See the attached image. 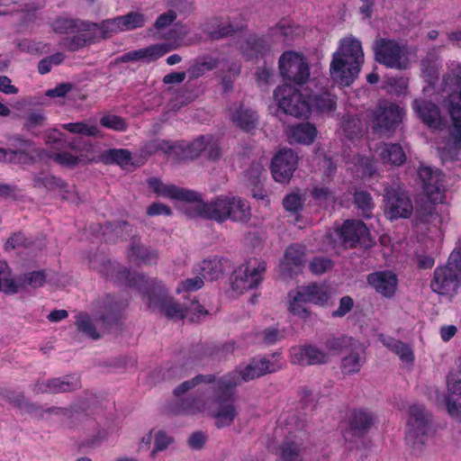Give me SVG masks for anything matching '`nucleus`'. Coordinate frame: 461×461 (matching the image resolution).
Masks as SVG:
<instances>
[{
    "instance_id": "obj_21",
    "label": "nucleus",
    "mask_w": 461,
    "mask_h": 461,
    "mask_svg": "<svg viewBox=\"0 0 461 461\" xmlns=\"http://www.w3.org/2000/svg\"><path fill=\"white\" fill-rule=\"evenodd\" d=\"M149 187L158 196L175 199L182 202L195 201L200 199V193L189 190L176 185H166L158 177L147 179Z\"/></svg>"
},
{
    "instance_id": "obj_13",
    "label": "nucleus",
    "mask_w": 461,
    "mask_h": 461,
    "mask_svg": "<svg viewBox=\"0 0 461 461\" xmlns=\"http://www.w3.org/2000/svg\"><path fill=\"white\" fill-rule=\"evenodd\" d=\"M46 282L44 270L32 271L20 276L16 280L11 277V270L5 261H0V291L5 294H16L20 288L29 285L32 288L41 287Z\"/></svg>"
},
{
    "instance_id": "obj_62",
    "label": "nucleus",
    "mask_w": 461,
    "mask_h": 461,
    "mask_svg": "<svg viewBox=\"0 0 461 461\" xmlns=\"http://www.w3.org/2000/svg\"><path fill=\"white\" fill-rule=\"evenodd\" d=\"M265 172L264 167L258 162H253L246 171V176L252 186L258 187L261 184V176Z\"/></svg>"
},
{
    "instance_id": "obj_50",
    "label": "nucleus",
    "mask_w": 461,
    "mask_h": 461,
    "mask_svg": "<svg viewBox=\"0 0 461 461\" xmlns=\"http://www.w3.org/2000/svg\"><path fill=\"white\" fill-rule=\"evenodd\" d=\"M78 22L77 19L59 17L53 22L52 29L60 34L72 33L81 29Z\"/></svg>"
},
{
    "instance_id": "obj_47",
    "label": "nucleus",
    "mask_w": 461,
    "mask_h": 461,
    "mask_svg": "<svg viewBox=\"0 0 461 461\" xmlns=\"http://www.w3.org/2000/svg\"><path fill=\"white\" fill-rule=\"evenodd\" d=\"M119 19L123 32L141 28L145 25L147 21L146 16L138 12H129L124 15L119 16Z\"/></svg>"
},
{
    "instance_id": "obj_35",
    "label": "nucleus",
    "mask_w": 461,
    "mask_h": 461,
    "mask_svg": "<svg viewBox=\"0 0 461 461\" xmlns=\"http://www.w3.org/2000/svg\"><path fill=\"white\" fill-rule=\"evenodd\" d=\"M130 257H135L140 262L145 265L156 264L158 258L157 249L143 245L140 238L132 237L130 246Z\"/></svg>"
},
{
    "instance_id": "obj_32",
    "label": "nucleus",
    "mask_w": 461,
    "mask_h": 461,
    "mask_svg": "<svg viewBox=\"0 0 461 461\" xmlns=\"http://www.w3.org/2000/svg\"><path fill=\"white\" fill-rule=\"evenodd\" d=\"M375 423V417L372 412L357 409L351 412L348 420V431L357 438L364 437Z\"/></svg>"
},
{
    "instance_id": "obj_53",
    "label": "nucleus",
    "mask_w": 461,
    "mask_h": 461,
    "mask_svg": "<svg viewBox=\"0 0 461 461\" xmlns=\"http://www.w3.org/2000/svg\"><path fill=\"white\" fill-rule=\"evenodd\" d=\"M217 67V61L211 59L209 61H196L187 70L189 80L196 79L203 76L207 71H212Z\"/></svg>"
},
{
    "instance_id": "obj_7",
    "label": "nucleus",
    "mask_w": 461,
    "mask_h": 461,
    "mask_svg": "<svg viewBox=\"0 0 461 461\" xmlns=\"http://www.w3.org/2000/svg\"><path fill=\"white\" fill-rule=\"evenodd\" d=\"M372 49L375 61L386 68L404 70L409 67L405 47L395 40L376 37Z\"/></svg>"
},
{
    "instance_id": "obj_43",
    "label": "nucleus",
    "mask_w": 461,
    "mask_h": 461,
    "mask_svg": "<svg viewBox=\"0 0 461 461\" xmlns=\"http://www.w3.org/2000/svg\"><path fill=\"white\" fill-rule=\"evenodd\" d=\"M310 103L311 108L320 113H331L337 107L336 97L327 91L311 96Z\"/></svg>"
},
{
    "instance_id": "obj_60",
    "label": "nucleus",
    "mask_w": 461,
    "mask_h": 461,
    "mask_svg": "<svg viewBox=\"0 0 461 461\" xmlns=\"http://www.w3.org/2000/svg\"><path fill=\"white\" fill-rule=\"evenodd\" d=\"M304 200L298 194H290L285 196L283 200L284 208L291 212L297 213L302 211Z\"/></svg>"
},
{
    "instance_id": "obj_40",
    "label": "nucleus",
    "mask_w": 461,
    "mask_h": 461,
    "mask_svg": "<svg viewBox=\"0 0 461 461\" xmlns=\"http://www.w3.org/2000/svg\"><path fill=\"white\" fill-rule=\"evenodd\" d=\"M83 24L85 25L84 29L86 30L99 29L101 38L104 40L111 38L113 34H117L123 32L119 16L103 20L99 23H92Z\"/></svg>"
},
{
    "instance_id": "obj_20",
    "label": "nucleus",
    "mask_w": 461,
    "mask_h": 461,
    "mask_svg": "<svg viewBox=\"0 0 461 461\" xmlns=\"http://www.w3.org/2000/svg\"><path fill=\"white\" fill-rule=\"evenodd\" d=\"M266 267L267 264L264 261H255V265L252 264V261H249L241 266L235 272L232 282L233 288L240 291L256 288L263 279L262 275L266 271Z\"/></svg>"
},
{
    "instance_id": "obj_27",
    "label": "nucleus",
    "mask_w": 461,
    "mask_h": 461,
    "mask_svg": "<svg viewBox=\"0 0 461 461\" xmlns=\"http://www.w3.org/2000/svg\"><path fill=\"white\" fill-rule=\"evenodd\" d=\"M444 91L448 92L444 103L461 104V63L451 62L443 76Z\"/></svg>"
},
{
    "instance_id": "obj_26",
    "label": "nucleus",
    "mask_w": 461,
    "mask_h": 461,
    "mask_svg": "<svg viewBox=\"0 0 461 461\" xmlns=\"http://www.w3.org/2000/svg\"><path fill=\"white\" fill-rule=\"evenodd\" d=\"M366 281L378 294L386 298L393 297L398 286L397 276L390 270L371 273L367 276Z\"/></svg>"
},
{
    "instance_id": "obj_22",
    "label": "nucleus",
    "mask_w": 461,
    "mask_h": 461,
    "mask_svg": "<svg viewBox=\"0 0 461 461\" xmlns=\"http://www.w3.org/2000/svg\"><path fill=\"white\" fill-rule=\"evenodd\" d=\"M113 273L114 282L136 288L143 297L149 293V289L156 285V278H148L143 274L131 273L127 267L116 265Z\"/></svg>"
},
{
    "instance_id": "obj_55",
    "label": "nucleus",
    "mask_w": 461,
    "mask_h": 461,
    "mask_svg": "<svg viewBox=\"0 0 461 461\" xmlns=\"http://www.w3.org/2000/svg\"><path fill=\"white\" fill-rule=\"evenodd\" d=\"M115 266L116 265L113 264L110 259L105 257L91 260V267L98 271L102 276L110 279L113 278V269H115Z\"/></svg>"
},
{
    "instance_id": "obj_52",
    "label": "nucleus",
    "mask_w": 461,
    "mask_h": 461,
    "mask_svg": "<svg viewBox=\"0 0 461 461\" xmlns=\"http://www.w3.org/2000/svg\"><path fill=\"white\" fill-rule=\"evenodd\" d=\"M333 267L334 262L330 258L323 256L314 257L309 263L310 271L316 276L323 275L331 270Z\"/></svg>"
},
{
    "instance_id": "obj_45",
    "label": "nucleus",
    "mask_w": 461,
    "mask_h": 461,
    "mask_svg": "<svg viewBox=\"0 0 461 461\" xmlns=\"http://www.w3.org/2000/svg\"><path fill=\"white\" fill-rule=\"evenodd\" d=\"M278 450L281 461H303L301 445L293 440L285 439Z\"/></svg>"
},
{
    "instance_id": "obj_49",
    "label": "nucleus",
    "mask_w": 461,
    "mask_h": 461,
    "mask_svg": "<svg viewBox=\"0 0 461 461\" xmlns=\"http://www.w3.org/2000/svg\"><path fill=\"white\" fill-rule=\"evenodd\" d=\"M200 271L202 277L210 281L217 279L221 275V265L216 258L203 260L201 264Z\"/></svg>"
},
{
    "instance_id": "obj_46",
    "label": "nucleus",
    "mask_w": 461,
    "mask_h": 461,
    "mask_svg": "<svg viewBox=\"0 0 461 461\" xmlns=\"http://www.w3.org/2000/svg\"><path fill=\"white\" fill-rule=\"evenodd\" d=\"M216 380L217 379L215 375H197L194 378L185 381L178 386H176L174 389L173 393L176 397H181L182 395H184L185 393H187L199 384H212L215 383Z\"/></svg>"
},
{
    "instance_id": "obj_64",
    "label": "nucleus",
    "mask_w": 461,
    "mask_h": 461,
    "mask_svg": "<svg viewBox=\"0 0 461 461\" xmlns=\"http://www.w3.org/2000/svg\"><path fill=\"white\" fill-rule=\"evenodd\" d=\"M89 42V40L85 34H77L71 38H66L63 40V46L69 51L74 52L86 47Z\"/></svg>"
},
{
    "instance_id": "obj_44",
    "label": "nucleus",
    "mask_w": 461,
    "mask_h": 461,
    "mask_svg": "<svg viewBox=\"0 0 461 461\" xmlns=\"http://www.w3.org/2000/svg\"><path fill=\"white\" fill-rule=\"evenodd\" d=\"M353 203L360 211V215L366 219L373 217L375 203L372 195L367 191H356L353 194Z\"/></svg>"
},
{
    "instance_id": "obj_1",
    "label": "nucleus",
    "mask_w": 461,
    "mask_h": 461,
    "mask_svg": "<svg viewBox=\"0 0 461 461\" xmlns=\"http://www.w3.org/2000/svg\"><path fill=\"white\" fill-rule=\"evenodd\" d=\"M185 213L189 217H201L203 219L223 223L228 220L241 224H247L251 219V209L249 203L243 198L230 194H221L210 202L200 199L189 201Z\"/></svg>"
},
{
    "instance_id": "obj_8",
    "label": "nucleus",
    "mask_w": 461,
    "mask_h": 461,
    "mask_svg": "<svg viewBox=\"0 0 461 461\" xmlns=\"http://www.w3.org/2000/svg\"><path fill=\"white\" fill-rule=\"evenodd\" d=\"M278 107L285 113L296 118L306 117L311 113L310 96L303 95L290 84H284L274 91Z\"/></svg>"
},
{
    "instance_id": "obj_6",
    "label": "nucleus",
    "mask_w": 461,
    "mask_h": 461,
    "mask_svg": "<svg viewBox=\"0 0 461 461\" xmlns=\"http://www.w3.org/2000/svg\"><path fill=\"white\" fill-rule=\"evenodd\" d=\"M236 396L233 387H227L221 379L215 381L212 403L215 406L210 414L215 419V425L221 429L231 425L238 415L235 406Z\"/></svg>"
},
{
    "instance_id": "obj_34",
    "label": "nucleus",
    "mask_w": 461,
    "mask_h": 461,
    "mask_svg": "<svg viewBox=\"0 0 461 461\" xmlns=\"http://www.w3.org/2000/svg\"><path fill=\"white\" fill-rule=\"evenodd\" d=\"M366 362L365 350L361 343L356 345L341 359L340 369L342 374L350 375L357 374Z\"/></svg>"
},
{
    "instance_id": "obj_61",
    "label": "nucleus",
    "mask_w": 461,
    "mask_h": 461,
    "mask_svg": "<svg viewBox=\"0 0 461 461\" xmlns=\"http://www.w3.org/2000/svg\"><path fill=\"white\" fill-rule=\"evenodd\" d=\"M174 442V438L168 436L164 430H159L155 435L154 444L155 447L151 451V457H155L158 451H163L168 447L170 444Z\"/></svg>"
},
{
    "instance_id": "obj_15",
    "label": "nucleus",
    "mask_w": 461,
    "mask_h": 461,
    "mask_svg": "<svg viewBox=\"0 0 461 461\" xmlns=\"http://www.w3.org/2000/svg\"><path fill=\"white\" fill-rule=\"evenodd\" d=\"M384 214L391 221L407 219L413 212L412 202L401 188H387L384 194Z\"/></svg>"
},
{
    "instance_id": "obj_30",
    "label": "nucleus",
    "mask_w": 461,
    "mask_h": 461,
    "mask_svg": "<svg viewBox=\"0 0 461 461\" xmlns=\"http://www.w3.org/2000/svg\"><path fill=\"white\" fill-rule=\"evenodd\" d=\"M306 248L303 245L293 244L285 253L284 260L280 265L284 275L291 276L296 274L305 263Z\"/></svg>"
},
{
    "instance_id": "obj_38",
    "label": "nucleus",
    "mask_w": 461,
    "mask_h": 461,
    "mask_svg": "<svg viewBox=\"0 0 461 461\" xmlns=\"http://www.w3.org/2000/svg\"><path fill=\"white\" fill-rule=\"evenodd\" d=\"M316 135L317 129L310 122H301L290 128V138L297 143L311 144Z\"/></svg>"
},
{
    "instance_id": "obj_54",
    "label": "nucleus",
    "mask_w": 461,
    "mask_h": 461,
    "mask_svg": "<svg viewBox=\"0 0 461 461\" xmlns=\"http://www.w3.org/2000/svg\"><path fill=\"white\" fill-rule=\"evenodd\" d=\"M63 128L71 133L85 136H96L99 133V130L95 125H89L85 122H69L63 124Z\"/></svg>"
},
{
    "instance_id": "obj_36",
    "label": "nucleus",
    "mask_w": 461,
    "mask_h": 461,
    "mask_svg": "<svg viewBox=\"0 0 461 461\" xmlns=\"http://www.w3.org/2000/svg\"><path fill=\"white\" fill-rule=\"evenodd\" d=\"M233 123L240 129L249 131L256 128L258 122V115L256 112L250 108L240 104L230 115Z\"/></svg>"
},
{
    "instance_id": "obj_2",
    "label": "nucleus",
    "mask_w": 461,
    "mask_h": 461,
    "mask_svg": "<svg viewBox=\"0 0 461 461\" xmlns=\"http://www.w3.org/2000/svg\"><path fill=\"white\" fill-rule=\"evenodd\" d=\"M364 62L361 41L352 36L340 41L339 49L333 53L330 73L331 78L343 86H350L360 72Z\"/></svg>"
},
{
    "instance_id": "obj_29",
    "label": "nucleus",
    "mask_w": 461,
    "mask_h": 461,
    "mask_svg": "<svg viewBox=\"0 0 461 461\" xmlns=\"http://www.w3.org/2000/svg\"><path fill=\"white\" fill-rule=\"evenodd\" d=\"M33 186L44 187L47 190H59L62 193V198L66 200L77 199L74 186H69L64 180L53 176L43 173L35 174L33 176Z\"/></svg>"
},
{
    "instance_id": "obj_12",
    "label": "nucleus",
    "mask_w": 461,
    "mask_h": 461,
    "mask_svg": "<svg viewBox=\"0 0 461 461\" xmlns=\"http://www.w3.org/2000/svg\"><path fill=\"white\" fill-rule=\"evenodd\" d=\"M410 418L407 422L405 439L412 447L425 443L428 429L431 422V414L420 403H413L409 408Z\"/></svg>"
},
{
    "instance_id": "obj_3",
    "label": "nucleus",
    "mask_w": 461,
    "mask_h": 461,
    "mask_svg": "<svg viewBox=\"0 0 461 461\" xmlns=\"http://www.w3.org/2000/svg\"><path fill=\"white\" fill-rule=\"evenodd\" d=\"M127 305L128 303L126 301H118L112 296H107L104 302V312L99 318L95 319V323L86 313H81L77 316L75 321L77 330L96 340L119 323L122 312Z\"/></svg>"
},
{
    "instance_id": "obj_19",
    "label": "nucleus",
    "mask_w": 461,
    "mask_h": 461,
    "mask_svg": "<svg viewBox=\"0 0 461 461\" xmlns=\"http://www.w3.org/2000/svg\"><path fill=\"white\" fill-rule=\"evenodd\" d=\"M418 174L428 199L434 203H442L445 192L443 173L438 169L421 166Z\"/></svg>"
},
{
    "instance_id": "obj_31",
    "label": "nucleus",
    "mask_w": 461,
    "mask_h": 461,
    "mask_svg": "<svg viewBox=\"0 0 461 461\" xmlns=\"http://www.w3.org/2000/svg\"><path fill=\"white\" fill-rule=\"evenodd\" d=\"M422 76L429 84H434L439 77L441 56L439 49L434 47L429 50L420 60Z\"/></svg>"
},
{
    "instance_id": "obj_63",
    "label": "nucleus",
    "mask_w": 461,
    "mask_h": 461,
    "mask_svg": "<svg viewBox=\"0 0 461 461\" xmlns=\"http://www.w3.org/2000/svg\"><path fill=\"white\" fill-rule=\"evenodd\" d=\"M436 203L430 200L426 201L417 205L415 210L416 218L421 222H427L430 217L434 214Z\"/></svg>"
},
{
    "instance_id": "obj_28",
    "label": "nucleus",
    "mask_w": 461,
    "mask_h": 461,
    "mask_svg": "<svg viewBox=\"0 0 461 461\" xmlns=\"http://www.w3.org/2000/svg\"><path fill=\"white\" fill-rule=\"evenodd\" d=\"M172 50L169 43H158L149 45L146 48L131 50L124 53L117 61L126 63L130 61L145 60L148 62L154 61Z\"/></svg>"
},
{
    "instance_id": "obj_10",
    "label": "nucleus",
    "mask_w": 461,
    "mask_h": 461,
    "mask_svg": "<svg viewBox=\"0 0 461 461\" xmlns=\"http://www.w3.org/2000/svg\"><path fill=\"white\" fill-rule=\"evenodd\" d=\"M279 369H281V364L279 362H271L264 357L260 360L253 359L247 366L243 367L239 366L231 372L221 376L219 379L223 381L227 387L236 389L240 382H249L267 374L276 372Z\"/></svg>"
},
{
    "instance_id": "obj_42",
    "label": "nucleus",
    "mask_w": 461,
    "mask_h": 461,
    "mask_svg": "<svg viewBox=\"0 0 461 461\" xmlns=\"http://www.w3.org/2000/svg\"><path fill=\"white\" fill-rule=\"evenodd\" d=\"M360 342L346 335L331 336L325 341L327 349L337 354L348 353Z\"/></svg>"
},
{
    "instance_id": "obj_39",
    "label": "nucleus",
    "mask_w": 461,
    "mask_h": 461,
    "mask_svg": "<svg viewBox=\"0 0 461 461\" xmlns=\"http://www.w3.org/2000/svg\"><path fill=\"white\" fill-rule=\"evenodd\" d=\"M452 121L449 136L455 147L461 146V104L444 103Z\"/></svg>"
},
{
    "instance_id": "obj_58",
    "label": "nucleus",
    "mask_w": 461,
    "mask_h": 461,
    "mask_svg": "<svg viewBox=\"0 0 461 461\" xmlns=\"http://www.w3.org/2000/svg\"><path fill=\"white\" fill-rule=\"evenodd\" d=\"M306 291H308V295L313 299L312 300V303L323 305L329 300L328 291L326 287L322 285L312 284L306 286Z\"/></svg>"
},
{
    "instance_id": "obj_51",
    "label": "nucleus",
    "mask_w": 461,
    "mask_h": 461,
    "mask_svg": "<svg viewBox=\"0 0 461 461\" xmlns=\"http://www.w3.org/2000/svg\"><path fill=\"white\" fill-rule=\"evenodd\" d=\"M341 127L348 138L357 136L362 131V122L357 115H345L341 122Z\"/></svg>"
},
{
    "instance_id": "obj_18",
    "label": "nucleus",
    "mask_w": 461,
    "mask_h": 461,
    "mask_svg": "<svg viewBox=\"0 0 461 461\" xmlns=\"http://www.w3.org/2000/svg\"><path fill=\"white\" fill-rule=\"evenodd\" d=\"M461 286V274L444 265L437 267L434 270L433 279L430 283L431 290L442 295H453Z\"/></svg>"
},
{
    "instance_id": "obj_14",
    "label": "nucleus",
    "mask_w": 461,
    "mask_h": 461,
    "mask_svg": "<svg viewBox=\"0 0 461 461\" xmlns=\"http://www.w3.org/2000/svg\"><path fill=\"white\" fill-rule=\"evenodd\" d=\"M336 234L340 243L347 249H353L357 244L368 247L372 243L369 230L360 220H345L336 229Z\"/></svg>"
},
{
    "instance_id": "obj_33",
    "label": "nucleus",
    "mask_w": 461,
    "mask_h": 461,
    "mask_svg": "<svg viewBox=\"0 0 461 461\" xmlns=\"http://www.w3.org/2000/svg\"><path fill=\"white\" fill-rule=\"evenodd\" d=\"M206 136L201 135L191 142L180 140L176 142V160H194L206 149Z\"/></svg>"
},
{
    "instance_id": "obj_59",
    "label": "nucleus",
    "mask_w": 461,
    "mask_h": 461,
    "mask_svg": "<svg viewBox=\"0 0 461 461\" xmlns=\"http://www.w3.org/2000/svg\"><path fill=\"white\" fill-rule=\"evenodd\" d=\"M100 123L105 128L119 131H125L127 128V123L124 119L114 114L104 115L100 120Z\"/></svg>"
},
{
    "instance_id": "obj_9",
    "label": "nucleus",
    "mask_w": 461,
    "mask_h": 461,
    "mask_svg": "<svg viewBox=\"0 0 461 461\" xmlns=\"http://www.w3.org/2000/svg\"><path fill=\"white\" fill-rule=\"evenodd\" d=\"M7 143V148H0V161L3 162L32 165L35 163L34 154L40 155L41 152L32 140L20 134L8 136Z\"/></svg>"
},
{
    "instance_id": "obj_37",
    "label": "nucleus",
    "mask_w": 461,
    "mask_h": 461,
    "mask_svg": "<svg viewBox=\"0 0 461 461\" xmlns=\"http://www.w3.org/2000/svg\"><path fill=\"white\" fill-rule=\"evenodd\" d=\"M380 158L384 164L399 167L406 161V154L398 143H384L381 146Z\"/></svg>"
},
{
    "instance_id": "obj_24",
    "label": "nucleus",
    "mask_w": 461,
    "mask_h": 461,
    "mask_svg": "<svg viewBox=\"0 0 461 461\" xmlns=\"http://www.w3.org/2000/svg\"><path fill=\"white\" fill-rule=\"evenodd\" d=\"M5 396L20 409L25 411L28 413L33 414L38 418H42L44 413L63 416L70 415V411L67 408L52 406L48 409H43L36 403L30 402L23 393H16L13 391H6Z\"/></svg>"
},
{
    "instance_id": "obj_5",
    "label": "nucleus",
    "mask_w": 461,
    "mask_h": 461,
    "mask_svg": "<svg viewBox=\"0 0 461 461\" xmlns=\"http://www.w3.org/2000/svg\"><path fill=\"white\" fill-rule=\"evenodd\" d=\"M403 110L396 104L382 101L367 113V122L375 134L391 136L402 120Z\"/></svg>"
},
{
    "instance_id": "obj_4",
    "label": "nucleus",
    "mask_w": 461,
    "mask_h": 461,
    "mask_svg": "<svg viewBox=\"0 0 461 461\" xmlns=\"http://www.w3.org/2000/svg\"><path fill=\"white\" fill-rule=\"evenodd\" d=\"M149 300V307L155 308L167 319L179 321L186 317L188 312H197L206 314L207 311L195 300L190 305L180 304L169 297L160 282L156 279V285L149 289L145 296Z\"/></svg>"
},
{
    "instance_id": "obj_48",
    "label": "nucleus",
    "mask_w": 461,
    "mask_h": 461,
    "mask_svg": "<svg viewBox=\"0 0 461 461\" xmlns=\"http://www.w3.org/2000/svg\"><path fill=\"white\" fill-rule=\"evenodd\" d=\"M180 409L186 413L195 414L204 411L206 409V401L202 395H195L182 400Z\"/></svg>"
},
{
    "instance_id": "obj_23",
    "label": "nucleus",
    "mask_w": 461,
    "mask_h": 461,
    "mask_svg": "<svg viewBox=\"0 0 461 461\" xmlns=\"http://www.w3.org/2000/svg\"><path fill=\"white\" fill-rule=\"evenodd\" d=\"M290 357L293 364L299 366L322 365L329 359L323 350L311 344L293 347Z\"/></svg>"
},
{
    "instance_id": "obj_25",
    "label": "nucleus",
    "mask_w": 461,
    "mask_h": 461,
    "mask_svg": "<svg viewBox=\"0 0 461 461\" xmlns=\"http://www.w3.org/2000/svg\"><path fill=\"white\" fill-rule=\"evenodd\" d=\"M411 107L420 121L429 128L439 129L442 124V117L439 107L433 102L424 99H414Z\"/></svg>"
},
{
    "instance_id": "obj_17",
    "label": "nucleus",
    "mask_w": 461,
    "mask_h": 461,
    "mask_svg": "<svg viewBox=\"0 0 461 461\" xmlns=\"http://www.w3.org/2000/svg\"><path fill=\"white\" fill-rule=\"evenodd\" d=\"M298 156L291 149H280L272 158L271 174L279 183H288L297 167Z\"/></svg>"
},
{
    "instance_id": "obj_41",
    "label": "nucleus",
    "mask_w": 461,
    "mask_h": 461,
    "mask_svg": "<svg viewBox=\"0 0 461 461\" xmlns=\"http://www.w3.org/2000/svg\"><path fill=\"white\" fill-rule=\"evenodd\" d=\"M131 153L125 149H109L100 155V160L105 164H117L120 167H126L131 164Z\"/></svg>"
},
{
    "instance_id": "obj_56",
    "label": "nucleus",
    "mask_w": 461,
    "mask_h": 461,
    "mask_svg": "<svg viewBox=\"0 0 461 461\" xmlns=\"http://www.w3.org/2000/svg\"><path fill=\"white\" fill-rule=\"evenodd\" d=\"M312 197L319 204L333 203L336 200V194L326 186H315L311 191Z\"/></svg>"
},
{
    "instance_id": "obj_16",
    "label": "nucleus",
    "mask_w": 461,
    "mask_h": 461,
    "mask_svg": "<svg viewBox=\"0 0 461 461\" xmlns=\"http://www.w3.org/2000/svg\"><path fill=\"white\" fill-rule=\"evenodd\" d=\"M82 387L80 376L75 374L54 377L48 380H38L33 385V392L40 393H66L79 390Z\"/></svg>"
},
{
    "instance_id": "obj_11",
    "label": "nucleus",
    "mask_w": 461,
    "mask_h": 461,
    "mask_svg": "<svg viewBox=\"0 0 461 461\" xmlns=\"http://www.w3.org/2000/svg\"><path fill=\"white\" fill-rule=\"evenodd\" d=\"M281 77L285 81L302 86L310 77V66L302 54L288 50L284 52L278 60Z\"/></svg>"
},
{
    "instance_id": "obj_57",
    "label": "nucleus",
    "mask_w": 461,
    "mask_h": 461,
    "mask_svg": "<svg viewBox=\"0 0 461 461\" xmlns=\"http://www.w3.org/2000/svg\"><path fill=\"white\" fill-rule=\"evenodd\" d=\"M390 349L395 353L402 362L412 363L414 360V354L409 345L402 341H393L389 345Z\"/></svg>"
}]
</instances>
